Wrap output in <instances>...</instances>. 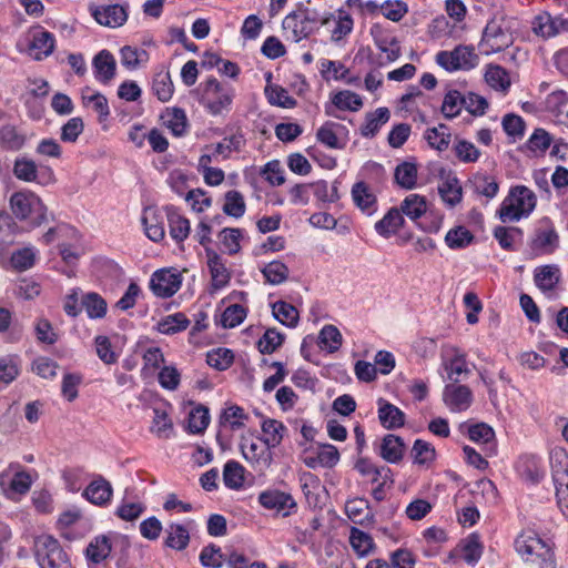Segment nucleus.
I'll list each match as a JSON object with an SVG mask.
<instances>
[{"mask_svg":"<svg viewBox=\"0 0 568 568\" xmlns=\"http://www.w3.org/2000/svg\"><path fill=\"white\" fill-rule=\"evenodd\" d=\"M81 306L90 320L103 318L108 311L106 301L95 292L84 293L81 300Z\"/></svg>","mask_w":568,"mask_h":568,"instance_id":"obj_34","label":"nucleus"},{"mask_svg":"<svg viewBox=\"0 0 568 568\" xmlns=\"http://www.w3.org/2000/svg\"><path fill=\"white\" fill-rule=\"evenodd\" d=\"M27 142L26 133L12 124L3 125L0 129V143L9 151H19Z\"/></svg>","mask_w":568,"mask_h":568,"instance_id":"obj_40","label":"nucleus"},{"mask_svg":"<svg viewBox=\"0 0 568 568\" xmlns=\"http://www.w3.org/2000/svg\"><path fill=\"white\" fill-rule=\"evenodd\" d=\"M469 185L474 193L487 197L488 200L494 199L499 190V185L495 178L484 173H477L469 179Z\"/></svg>","mask_w":568,"mask_h":568,"instance_id":"obj_35","label":"nucleus"},{"mask_svg":"<svg viewBox=\"0 0 568 568\" xmlns=\"http://www.w3.org/2000/svg\"><path fill=\"white\" fill-rule=\"evenodd\" d=\"M450 138L452 134L449 132V128L443 123L436 128L427 129L425 132V139L429 146L440 152L448 149Z\"/></svg>","mask_w":568,"mask_h":568,"instance_id":"obj_49","label":"nucleus"},{"mask_svg":"<svg viewBox=\"0 0 568 568\" xmlns=\"http://www.w3.org/2000/svg\"><path fill=\"white\" fill-rule=\"evenodd\" d=\"M560 278L561 272L557 264H546L534 270L535 285L544 293L554 291Z\"/></svg>","mask_w":568,"mask_h":568,"instance_id":"obj_21","label":"nucleus"},{"mask_svg":"<svg viewBox=\"0 0 568 568\" xmlns=\"http://www.w3.org/2000/svg\"><path fill=\"white\" fill-rule=\"evenodd\" d=\"M389 118L390 112L386 106H381L374 112L366 113L365 121L359 129L361 135L367 139L374 138L381 128L389 121Z\"/></svg>","mask_w":568,"mask_h":568,"instance_id":"obj_25","label":"nucleus"},{"mask_svg":"<svg viewBox=\"0 0 568 568\" xmlns=\"http://www.w3.org/2000/svg\"><path fill=\"white\" fill-rule=\"evenodd\" d=\"M273 316L281 324L293 328L296 327L300 321V314L295 306L292 304L277 301L272 304Z\"/></svg>","mask_w":568,"mask_h":568,"instance_id":"obj_39","label":"nucleus"},{"mask_svg":"<svg viewBox=\"0 0 568 568\" xmlns=\"http://www.w3.org/2000/svg\"><path fill=\"white\" fill-rule=\"evenodd\" d=\"M559 247V235L552 222L545 217L538 222L528 242L531 257L552 254Z\"/></svg>","mask_w":568,"mask_h":568,"instance_id":"obj_6","label":"nucleus"},{"mask_svg":"<svg viewBox=\"0 0 568 568\" xmlns=\"http://www.w3.org/2000/svg\"><path fill=\"white\" fill-rule=\"evenodd\" d=\"M486 82L495 90L506 92L510 87V79L505 68L490 64L485 73Z\"/></svg>","mask_w":568,"mask_h":568,"instance_id":"obj_58","label":"nucleus"},{"mask_svg":"<svg viewBox=\"0 0 568 568\" xmlns=\"http://www.w3.org/2000/svg\"><path fill=\"white\" fill-rule=\"evenodd\" d=\"M399 209L403 215L412 221H417L427 212V202L425 196L412 193L403 200Z\"/></svg>","mask_w":568,"mask_h":568,"instance_id":"obj_38","label":"nucleus"},{"mask_svg":"<svg viewBox=\"0 0 568 568\" xmlns=\"http://www.w3.org/2000/svg\"><path fill=\"white\" fill-rule=\"evenodd\" d=\"M336 129H345L342 124L327 121L316 132V139L329 149L342 150L345 143L341 142L336 134Z\"/></svg>","mask_w":568,"mask_h":568,"instance_id":"obj_41","label":"nucleus"},{"mask_svg":"<svg viewBox=\"0 0 568 568\" xmlns=\"http://www.w3.org/2000/svg\"><path fill=\"white\" fill-rule=\"evenodd\" d=\"M285 335L276 328H267L262 337L257 341V348L261 354H273L282 346Z\"/></svg>","mask_w":568,"mask_h":568,"instance_id":"obj_62","label":"nucleus"},{"mask_svg":"<svg viewBox=\"0 0 568 568\" xmlns=\"http://www.w3.org/2000/svg\"><path fill=\"white\" fill-rule=\"evenodd\" d=\"M163 124L171 131L174 136H183L189 129L186 113L181 108L166 109L162 114Z\"/></svg>","mask_w":568,"mask_h":568,"instance_id":"obj_29","label":"nucleus"},{"mask_svg":"<svg viewBox=\"0 0 568 568\" xmlns=\"http://www.w3.org/2000/svg\"><path fill=\"white\" fill-rule=\"evenodd\" d=\"M442 200L450 206L462 201V186L457 178H448L438 185Z\"/></svg>","mask_w":568,"mask_h":568,"instance_id":"obj_56","label":"nucleus"},{"mask_svg":"<svg viewBox=\"0 0 568 568\" xmlns=\"http://www.w3.org/2000/svg\"><path fill=\"white\" fill-rule=\"evenodd\" d=\"M464 109V98L463 94L458 90H449L443 100L442 104V113L443 115L452 120L458 116Z\"/></svg>","mask_w":568,"mask_h":568,"instance_id":"obj_57","label":"nucleus"},{"mask_svg":"<svg viewBox=\"0 0 568 568\" xmlns=\"http://www.w3.org/2000/svg\"><path fill=\"white\" fill-rule=\"evenodd\" d=\"M352 199L362 212L372 215L376 211V196L363 181L352 187Z\"/></svg>","mask_w":568,"mask_h":568,"instance_id":"obj_30","label":"nucleus"},{"mask_svg":"<svg viewBox=\"0 0 568 568\" xmlns=\"http://www.w3.org/2000/svg\"><path fill=\"white\" fill-rule=\"evenodd\" d=\"M333 20H335L334 13L321 12L298 2L296 9L284 18L282 26L284 29L292 30L294 41L298 42L307 39L318 31L321 26H327Z\"/></svg>","mask_w":568,"mask_h":568,"instance_id":"obj_1","label":"nucleus"},{"mask_svg":"<svg viewBox=\"0 0 568 568\" xmlns=\"http://www.w3.org/2000/svg\"><path fill=\"white\" fill-rule=\"evenodd\" d=\"M536 202V195L531 190L524 185H517L510 190L509 195L500 204L499 219L504 223L519 221L534 211Z\"/></svg>","mask_w":568,"mask_h":568,"instance_id":"obj_2","label":"nucleus"},{"mask_svg":"<svg viewBox=\"0 0 568 568\" xmlns=\"http://www.w3.org/2000/svg\"><path fill=\"white\" fill-rule=\"evenodd\" d=\"M550 466L558 505L568 509V454L564 449H554Z\"/></svg>","mask_w":568,"mask_h":568,"instance_id":"obj_8","label":"nucleus"},{"mask_svg":"<svg viewBox=\"0 0 568 568\" xmlns=\"http://www.w3.org/2000/svg\"><path fill=\"white\" fill-rule=\"evenodd\" d=\"M332 103L342 111H358L363 106L361 95L349 90L339 91L334 94Z\"/></svg>","mask_w":568,"mask_h":568,"instance_id":"obj_61","label":"nucleus"},{"mask_svg":"<svg viewBox=\"0 0 568 568\" xmlns=\"http://www.w3.org/2000/svg\"><path fill=\"white\" fill-rule=\"evenodd\" d=\"M82 496L91 504L104 507L111 503L113 488L103 476H97L83 490Z\"/></svg>","mask_w":568,"mask_h":568,"instance_id":"obj_16","label":"nucleus"},{"mask_svg":"<svg viewBox=\"0 0 568 568\" xmlns=\"http://www.w3.org/2000/svg\"><path fill=\"white\" fill-rule=\"evenodd\" d=\"M153 423L151 432L154 433L159 438H171L173 436V423L164 409H153Z\"/></svg>","mask_w":568,"mask_h":568,"instance_id":"obj_60","label":"nucleus"},{"mask_svg":"<svg viewBox=\"0 0 568 568\" xmlns=\"http://www.w3.org/2000/svg\"><path fill=\"white\" fill-rule=\"evenodd\" d=\"M223 481L230 489H240L244 484V467L236 460H227L223 468Z\"/></svg>","mask_w":568,"mask_h":568,"instance_id":"obj_51","label":"nucleus"},{"mask_svg":"<svg viewBox=\"0 0 568 568\" xmlns=\"http://www.w3.org/2000/svg\"><path fill=\"white\" fill-rule=\"evenodd\" d=\"M182 275L175 270L162 268L155 271L150 281L153 294L161 298L173 296L181 287Z\"/></svg>","mask_w":568,"mask_h":568,"instance_id":"obj_10","label":"nucleus"},{"mask_svg":"<svg viewBox=\"0 0 568 568\" xmlns=\"http://www.w3.org/2000/svg\"><path fill=\"white\" fill-rule=\"evenodd\" d=\"M443 402L453 413L464 412L473 403V392L466 385L447 384L443 390Z\"/></svg>","mask_w":568,"mask_h":568,"instance_id":"obj_12","label":"nucleus"},{"mask_svg":"<svg viewBox=\"0 0 568 568\" xmlns=\"http://www.w3.org/2000/svg\"><path fill=\"white\" fill-rule=\"evenodd\" d=\"M511 37L499 22L490 20L483 32L479 47L485 54L500 52L511 44Z\"/></svg>","mask_w":568,"mask_h":568,"instance_id":"obj_9","label":"nucleus"},{"mask_svg":"<svg viewBox=\"0 0 568 568\" xmlns=\"http://www.w3.org/2000/svg\"><path fill=\"white\" fill-rule=\"evenodd\" d=\"M152 90L162 102H166L172 98L174 87L169 71H160L154 74Z\"/></svg>","mask_w":568,"mask_h":568,"instance_id":"obj_52","label":"nucleus"},{"mask_svg":"<svg viewBox=\"0 0 568 568\" xmlns=\"http://www.w3.org/2000/svg\"><path fill=\"white\" fill-rule=\"evenodd\" d=\"M131 541L126 535L113 534L112 556L115 558L116 568H134L130 560Z\"/></svg>","mask_w":568,"mask_h":568,"instance_id":"obj_33","label":"nucleus"},{"mask_svg":"<svg viewBox=\"0 0 568 568\" xmlns=\"http://www.w3.org/2000/svg\"><path fill=\"white\" fill-rule=\"evenodd\" d=\"M418 169L415 162L404 161L394 171L395 183L404 190H413L417 185Z\"/></svg>","mask_w":568,"mask_h":568,"instance_id":"obj_32","label":"nucleus"},{"mask_svg":"<svg viewBox=\"0 0 568 568\" xmlns=\"http://www.w3.org/2000/svg\"><path fill=\"white\" fill-rule=\"evenodd\" d=\"M210 424L209 409L203 405H197L189 414L186 430L190 434H202Z\"/></svg>","mask_w":568,"mask_h":568,"instance_id":"obj_55","label":"nucleus"},{"mask_svg":"<svg viewBox=\"0 0 568 568\" xmlns=\"http://www.w3.org/2000/svg\"><path fill=\"white\" fill-rule=\"evenodd\" d=\"M165 212L171 237L176 243L184 242L190 235V221L185 216L181 215L178 209L173 205L165 206Z\"/></svg>","mask_w":568,"mask_h":568,"instance_id":"obj_23","label":"nucleus"},{"mask_svg":"<svg viewBox=\"0 0 568 568\" xmlns=\"http://www.w3.org/2000/svg\"><path fill=\"white\" fill-rule=\"evenodd\" d=\"M286 430L284 424L276 419L267 418L262 423V432L265 434L264 442L268 448L278 446Z\"/></svg>","mask_w":568,"mask_h":568,"instance_id":"obj_50","label":"nucleus"},{"mask_svg":"<svg viewBox=\"0 0 568 568\" xmlns=\"http://www.w3.org/2000/svg\"><path fill=\"white\" fill-rule=\"evenodd\" d=\"M405 220L400 209L392 207L379 221L375 223V231L388 239L396 234L404 225Z\"/></svg>","mask_w":568,"mask_h":568,"instance_id":"obj_26","label":"nucleus"},{"mask_svg":"<svg viewBox=\"0 0 568 568\" xmlns=\"http://www.w3.org/2000/svg\"><path fill=\"white\" fill-rule=\"evenodd\" d=\"M261 272L264 275L265 282L271 285L284 283L290 275L287 265L278 260L265 264Z\"/></svg>","mask_w":568,"mask_h":568,"instance_id":"obj_47","label":"nucleus"},{"mask_svg":"<svg viewBox=\"0 0 568 568\" xmlns=\"http://www.w3.org/2000/svg\"><path fill=\"white\" fill-rule=\"evenodd\" d=\"M190 325L189 318L184 313H175L165 316L158 323V331L165 335H173L182 332Z\"/></svg>","mask_w":568,"mask_h":568,"instance_id":"obj_53","label":"nucleus"},{"mask_svg":"<svg viewBox=\"0 0 568 568\" xmlns=\"http://www.w3.org/2000/svg\"><path fill=\"white\" fill-rule=\"evenodd\" d=\"M532 31L545 39L556 37L561 32H568V18L562 16L551 17L544 12L534 18Z\"/></svg>","mask_w":568,"mask_h":568,"instance_id":"obj_13","label":"nucleus"},{"mask_svg":"<svg viewBox=\"0 0 568 568\" xmlns=\"http://www.w3.org/2000/svg\"><path fill=\"white\" fill-rule=\"evenodd\" d=\"M36 557L40 565L69 558L58 539L50 535L40 536L36 541Z\"/></svg>","mask_w":568,"mask_h":568,"instance_id":"obj_14","label":"nucleus"},{"mask_svg":"<svg viewBox=\"0 0 568 568\" xmlns=\"http://www.w3.org/2000/svg\"><path fill=\"white\" fill-rule=\"evenodd\" d=\"M55 47V38L54 36L40 28L33 37L30 44V50L33 51V59L37 61H41L52 54Z\"/></svg>","mask_w":568,"mask_h":568,"instance_id":"obj_28","label":"nucleus"},{"mask_svg":"<svg viewBox=\"0 0 568 568\" xmlns=\"http://www.w3.org/2000/svg\"><path fill=\"white\" fill-rule=\"evenodd\" d=\"M113 534L100 535L94 537L85 549V557L91 564H100L112 554Z\"/></svg>","mask_w":568,"mask_h":568,"instance_id":"obj_20","label":"nucleus"},{"mask_svg":"<svg viewBox=\"0 0 568 568\" xmlns=\"http://www.w3.org/2000/svg\"><path fill=\"white\" fill-rule=\"evenodd\" d=\"M410 456L414 464L429 466L436 459V450L430 443L418 438L413 444Z\"/></svg>","mask_w":568,"mask_h":568,"instance_id":"obj_45","label":"nucleus"},{"mask_svg":"<svg viewBox=\"0 0 568 568\" xmlns=\"http://www.w3.org/2000/svg\"><path fill=\"white\" fill-rule=\"evenodd\" d=\"M517 470L521 478L532 484L539 483L545 476V471L540 467L539 459L535 456L521 457L517 464Z\"/></svg>","mask_w":568,"mask_h":568,"instance_id":"obj_37","label":"nucleus"},{"mask_svg":"<svg viewBox=\"0 0 568 568\" xmlns=\"http://www.w3.org/2000/svg\"><path fill=\"white\" fill-rule=\"evenodd\" d=\"M227 216L240 219L245 214L246 204L244 196L237 190H230L224 194V204L222 207Z\"/></svg>","mask_w":568,"mask_h":568,"instance_id":"obj_44","label":"nucleus"},{"mask_svg":"<svg viewBox=\"0 0 568 568\" xmlns=\"http://www.w3.org/2000/svg\"><path fill=\"white\" fill-rule=\"evenodd\" d=\"M501 126L507 134L509 142L515 143L525 135V120L515 113H507L503 116Z\"/></svg>","mask_w":568,"mask_h":568,"instance_id":"obj_43","label":"nucleus"},{"mask_svg":"<svg viewBox=\"0 0 568 568\" xmlns=\"http://www.w3.org/2000/svg\"><path fill=\"white\" fill-rule=\"evenodd\" d=\"M443 366L447 378L452 382L450 384L459 383L462 379L460 376L469 373L465 355L460 353H456L452 358L445 361Z\"/></svg>","mask_w":568,"mask_h":568,"instance_id":"obj_54","label":"nucleus"},{"mask_svg":"<svg viewBox=\"0 0 568 568\" xmlns=\"http://www.w3.org/2000/svg\"><path fill=\"white\" fill-rule=\"evenodd\" d=\"M343 337L338 328L327 324L323 326L318 334V346L328 353L337 352L342 346Z\"/></svg>","mask_w":568,"mask_h":568,"instance_id":"obj_46","label":"nucleus"},{"mask_svg":"<svg viewBox=\"0 0 568 568\" xmlns=\"http://www.w3.org/2000/svg\"><path fill=\"white\" fill-rule=\"evenodd\" d=\"M518 554L526 560L539 562L540 568H554L551 548L536 532L520 534L515 540Z\"/></svg>","mask_w":568,"mask_h":568,"instance_id":"obj_5","label":"nucleus"},{"mask_svg":"<svg viewBox=\"0 0 568 568\" xmlns=\"http://www.w3.org/2000/svg\"><path fill=\"white\" fill-rule=\"evenodd\" d=\"M436 62L446 71L471 70L478 64V55L470 45L459 44L452 51H439Z\"/></svg>","mask_w":568,"mask_h":568,"instance_id":"obj_7","label":"nucleus"},{"mask_svg":"<svg viewBox=\"0 0 568 568\" xmlns=\"http://www.w3.org/2000/svg\"><path fill=\"white\" fill-rule=\"evenodd\" d=\"M163 546L176 551L185 550L191 540L189 528L180 523H170L164 529Z\"/></svg>","mask_w":568,"mask_h":568,"instance_id":"obj_19","label":"nucleus"},{"mask_svg":"<svg viewBox=\"0 0 568 568\" xmlns=\"http://www.w3.org/2000/svg\"><path fill=\"white\" fill-rule=\"evenodd\" d=\"M207 266L211 274L212 287L224 288L231 280V274L223 258L211 247H206Z\"/></svg>","mask_w":568,"mask_h":568,"instance_id":"obj_18","label":"nucleus"},{"mask_svg":"<svg viewBox=\"0 0 568 568\" xmlns=\"http://www.w3.org/2000/svg\"><path fill=\"white\" fill-rule=\"evenodd\" d=\"M378 419L385 429H397L405 424V413L384 398L378 402Z\"/></svg>","mask_w":568,"mask_h":568,"instance_id":"obj_22","label":"nucleus"},{"mask_svg":"<svg viewBox=\"0 0 568 568\" xmlns=\"http://www.w3.org/2000/svg\"><path fill=\"white\" fill-rule=\"evenodd\" d=\"M12 171L18 180L24 182H33L38 178V168L36 162L24 156L17 158L14 160Z\"/></svg>","mask_w":568,"mask_h":568,"instance_id":"obj_63","label":"nucleus"},{"mask_svg":"<svg viewBox=\"0 0 568 568\" xmlns=\"http://www.w3.org/2000/svg\"><path fill=\"white\" fill-rule=\"evenodd\" d=\"M474 240V234L463 225L450 229L445 235V243L450 250L466 248Z\"/></svg>","mask_w":568,"mask_h":568,"instance_id":"obj_42","label":"nucleus"},{"mask_svg":"<svg viewBox=\"0 0 568 568\" xmlns=\"http://www.w3.org/2000/svg\"><path fill=\"white\" fill-rule=\"evenodd\" d=\"M552 142L554 139L548 131L537 128L523 145V150L530 152L535 156H542Z\"/></svg>","mask_w":568,"mask_h":568,"instance_id":"obj_31","label":"nucleus"},{"mask_svg":"<svg viewBox=\"0 0 568 568\" xmlns=\"http://www.w3.org/2000/svg\"><path fill=\"white\" fill-rule=\"evenodd\" d=\"M405 452L404 439L394 434H387L383 437L379 456L390 464H397L403 459Z\"/></svg>","mask_w":568,"mask_h":568,"instance_id":"obj_24","label":"nucleus"},{"mask_svg":"<svg viewBox=\"0 0 568 568\" xmlns=\"http://www.w3.org/2000/svg\"><path fill=\"white\" fill-rule=\"evenodd\" d=\"M258 503L262 507L276 510L282 517H288L296 511V503L291 494L278 489H266L258 495Z\"/></svg>","mask_w":568,"mask_h":568,"instance_id":"obj_11","label":"nucleus"},{"mask_svg":"<svg viewBox=\"0 0 568 568\" xmlns=\"http://www.w3.org/2000/svg\"><path fill=\"white\" fill-rule=\"evenodd\" d=\"M493 234L501 248L511 252L517 251L516 244L524 237L521 229L516 226H496Z\"/></svg>","mask_w":568,"mask_h":568,"instance_id":"obj_36","label":"nucleus"},{"mask_svg":"<svg viewBox=\"0 0 568 568\" xmlns=\"http://www.w3.org/2000/svg\"><path fill=\"white\" fill-rule=\"evenodd\" d=\"M235 91L230 84L209 78L203 88L201 104L211 115H221L231 110Z\"/></svg>","mask_w":568,"mask_h":568,"instance_id":"obj_4","label":"nucleus"},{"mask_svg":"<svg viewBox=\"0 0 568 568\" xmlns=\"http://www.w3.org/2000/svg\"><path fill=\"white\" fill-rule=\"evenodd\" d=\"M462 558L468 565H475L479 561L483 555V545L476 534L469 535L462 540L460 545Z\"/></svg>","mask_w":568,"mask_h":568,"instance_id":"obj_48","label":"nucleus"},{"mask_svg":"<svg viewBox=\"0 0 568 568\" xmlns=\"http://www.w3.org/2000/svg\"><path fill=\"white\" fill-rule=\"evenodd\" d=\"M91 14L95 21L104 27L118 28L128 20V12L120 4L100 6L91 9Z\"/></svg>","mask_w":568,"mask_h":568,"instance_id":"obj_17","label":"nucleus"},{"mask_svg":"<svg viewBox=\"0 0 568 568\" xmlns=\"http://www.w3.org/2000/svg\"><path fill=\"white\" fill-rule=\"evenodd\" d=\"M265 95L272 105L281 108H294L296 100L288 95V92L280 85H266Z\"/></svg>","mask_w":568,"mask_h":568,"instance_id":"obj_64","label":"nucleus"},{"mask_svg":"<svg viewBox=\"0 0 568 568\" xmlns=\"http://www.w3.org/2000/svg\"><path fill=\"white\" fill-rule=\"evenodd\" d=\"M38 251L33 246H27L11 254L10 263L19 272L31 268L37 260Z\"/></svg>","mask_w":568,"mask_h":568,"instance_id":"obj_59","label":"nucleus"},{"mask_svg":"<svg viewBox=\"0 0 568 568\" xmlns=\"http://www.w3.org/2000/svg\"><path fill=\"white\" fill-rule=\"evenodd\" d=\"M94 79L109 84L116 75V61L114 55L106 49L99 51L92 59Z\"/></svg>","mask_w":568,"mask_h":568,"instance_id":"obj_15","label":"nucleus"},{"mask_svg":"<svg viewBox=\"0 0 568 568\" xmlns=\"http://www.w3.org/2000/svg\"><path fill=\"white\" fill-rule=\"evenodd\" d=\"M142 224L144 225L145 235L153 242H160L165 236L163 217L152 207L144 210L142 215Z\"/></svg>","mask_w":568,"mask_h":568,"instance_id":"obj_27","label":"nucleus"},{"mask_svg":"<svg viewBox=\"0 0 568 568\" xmlns=\"http://www.w3.org/2000/svg\"><path fill=\"white\" fill-rule=\"evenodd\" d=\"M10 206L17 219L29 221L33 227L40 226L47 221V207L40 197L32 192L13 193L10 197Z\"/></svg>","mask_w":568,"mask_h":568,"instance_id":"obj_3","label":"nucleus"}]
</instances>
